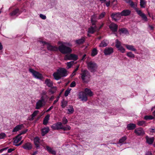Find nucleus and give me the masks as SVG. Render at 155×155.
<instances>
[{"label": "nucleus", "mask_w": 155, "mask_h": 155, "mask_svg": "<svg viewBox=\"0 0 155 155\" xmlns=\"http://www.w3.org/2000/svg\"><path fill=\"white\" fill-rule=\"evenodd\" d=\"M60 44L58 47V50L63 54H68L71 53L72 50L69 47H71L72 45L69 43H66L63 42H58Z\"/></svg>", "instance_id": "f257e3e1"}, {"label": "nucleus", "mask_w": 155, "mask_h": 155, "mask_svg": "<svg viewBox=\"0 0 155 155\" xmlns=\"http://www.w3.org/2000/svg\"><path fill=\"white\" fill-rule=\"evenodd\" d=\"M81 71V73L80 74L81 79L84 83H88L91 77L90 72L87 69L82 70Z\"/></svg>", "instance_id": "f03ea898"}, {"label": "nucleus", "mask_w": 155, "mask_h": 155, "mask_svg": "<svg viewBox=\"0 0 155 155\" xmlns=\"http://www.w3.org/2000/svg\"><path fill=\"white\" fill-rule=\"evenodd\" d=\"M87 68L91 72L94 73L96 71L97 68V65L96 63L92 61L87 63Z\"/></svg>", "instance_id": "7ed1b4c3"}, {"label": "nucleus", "mask_w": 155, "mask_h": 155, "mask_svg": "<svg viewBox=\"0 0 155 155\" xmlns=\"http://www.w3.org/2000/svg\"><path fill=\"white\" fill-rule=\"evenodd\" d=\"M29 71L30 72L32 73L35 78L40 80H42L43 79V77L42 74L39 72L35 71L34 69L32 68L29 69Z\"/></svg>", "instance_id": "20e7f679"}, {"label": "nucleus", "mask_w": 155, "mask_h": 155, "mask_svg": "<svg viewBox=\"0 0 155 155\" xmlns=\"http://www.w3.org/2000/svg\"><path fill=\"white\" fill-rule=\"evenodd\" d=\"M45 102L44 97L42 96L41 97V99L39 100L36 103L35 109H39L40 108L44 106L45 104Z\"/></svg>", "instance_id": "39448f33"}, {"label": "nucleus", "mask_w": 155, "mask_h": 155, "mask_svg": "<svg viewBox=\"0 0 155 155\" xmlns=\"http://www.w3.org/2000/svg\"><path fill=\"white\" fill-rule=\"evenodd\" d=\"M78 59V56L75 54H71L70 55H66L64 57L65 60H74L76 61Z\"/></svg>", "instance_id": "423d86ee"}, {"label": "nucleus", "mask_w": 155, "mask_h": 155, "mask_svg": "<svg viewBox=\"0 0 155 155\" xmlns=\"http://www.w3.org/2000/svg\"><path fill=\"white\" fill-rule=\"evenodd\" d=\"M60 75L62 77H65L67 75V71L64 68H60L57 71Z\"/></svg>", "instance_id": "0eeeda50"}, {"label": "nucleus", "mask_w": 155, "mask_h": 155, "mask_svg": "<svg viewBox=\"0 0 155 155\" xmlns=\"http://www.w3.org/2000/svg\"><path fill=\"white\" fill-rule=\"evenodd\" d=\"M120 14V13L119 12L112 13L111 15V17L112 20L116 21H117L118 20L117 18H120L121 16Z\"/></svg>", "instance_id": "6e6552de"}, {"label": "nucleus", "mask_w": 155, "mask_h": 155, "mask_svg": "<svg viewBox=\"0 0 155 155\" xmlns=\"http://www.w3.org/2000/svg\"><path fill=\"white\" fill-rule=\"evenodd\" d=\"M62 126L61 123L58 122L52 125L51 127L53 130H59L61 129Z\"/></svg>", "instance_id": "1a4fd4ad"}, {"label": "nucleus", "mask_w": 155, "mask_h": 155, "mask_svg": "<svg viewBox=\"0 0 155 155\" xmlns=\"http://www.w3.org/2000/svg\"><path fill=\"white\" fill-rule=\"evenodd\" d=\"M113 52V49L111 47L106 48L104 50V53L105 55H110Z\"/></svg>", "instance_id": "9d476101"}, {"label": "nucleus", "mask_w": 155, "mask_h": 155, "mask_svg": "<svg viewBox=\"0 0 155 155\" xmlns=\"http://www.w3.org/2000/svg\"><path fill=\"white\" fill-rule=\"evenodd\" d=\"M79 98L82 101H86L87 99V97L85 93L84 92H81L79 93Z\"/></svg>", "instance_id": "9b49d317"}, {"label": "nucleus", "mask_w": 155, "mask_h": 155, "mask_svg": "<svg viewBox=\"0 0 155 155\" xmlns=\"http://www.w3.org/2000/svg\"><path fill=\"white\" fill-rule=\"evenodd\" d=\"M110 30L113 32H115L117 31L118 25L112 22L109 26Z\"/></svg>", "instance_id": "f8f14e48"}, {"label": "nucleus", "mask_w": 155, "mask_h": 155, "mask_svg": "<svg viewBox=\"0 0 155 155\" xmlns=\"http://www.w3.org/2000/svg\"><path fill=\"white\" fill-rule=\"evenodd\" d=\"M134 132L138 136L143 135L145 134V132L143 129L141 127L135 129Z\"/></svg>", "instance_id": "ddd939ff"}, {"label": "nucleus", "mask_w": 155, "mask_h": 155, "mask_svg": "<svg viewBox=\"0 0 155 155\" xmlns=\"http://www.w3.org/2000/svg\"><path fill=\"white\" fill-rule=\"evenodd\" d=\"M47 48L48 50L50 51H56L58 50V48L57 47L53 46L49 43L47 45Z\"/></svg>", "instance_id": "4468645a"}, {"label": "nucleus", "mask_w": 155, "mask_h": 155, "mask_svg": "<svg viewBox=\"0 0 155 155\" xmlns=\"http://www.w3.org/2000/svg\"><path fill=\"white\" fill-rule=\"evenodd\" d=\"M131 13V11L129 10H124L120 12V15L121 16H127L129 15Z\"/></svg>", "instance_id": "2eb2a0df"}, {"label": "nucleus", "mask_w": 155, "mask_h": 155, "mask_svg": "<svg viewBox=\"0 0 155 155\" xmlns=\"http://www.w3.org/2000/svg\"><path fill=\"white\" fill-rule=\"evenodd\" d=\"M49 131V129L48 127L42 128L41 129V135L42 136H44Z\"/></svg>", "instance_id": "dca6fc26"}, {"label": "nucleus", "mask_w": 155, "mask_h": 155, "mask_svg": "<svg viewBox=\"0 0 155 155\" xmlns=\"http://www.w3.org/2000/svg\"><path fill=\"white\" fill-rule=\"evenodd\" d=\"M45 83L49 87H52L53 86V83L50 79H47L45 81Z\"/></svg>", "instance_id": "f3484780"}, {"label": "nucleus", "mask_w": 155, "mask_h": 155, "mask_svg": "<svg viewBox=\"0 0 155 155\" xmlns=\"http://www.w3.org/2000/svg\"><path fill=\"white\" fill-rule=\"evenodd\" d=\"M46 149L49 153L53 155H55L56 154V152L49 146H46Z\"/></svg>", "instance_id": "a211bd4d"}, {"label": "nucleus", "mask_w": 155, "mask_h": 155, "mask_svg": "<svg viewBox=\"0 0 155 155\" xmlns=\"http://www.w3.org/2000/svg\"><path fill=\"white\" fill-rule=\"evenodd\" d=\"M85 41V38L82 37L81 39L76 40L75 41L76 44L78 45H81L83 44Z\"/></svg>", "instance_id": "6ab92c4d"}, {"label": "nucleus", "mask_w": 155, "mask_h": 155, "mask_svg": "<svg viewBox=\"0 0 155 155\" xmlns=\"http://www.w3.org/2000/svg\"><path fill=\"white\" fill-rule=\"evenodd\" d=\"M147 143L149 144H152L154 140V138L153 137L151 138H149L147 136L146 137Z\"/></svg>", "instance_id": "aec40b11"}, {"label": "nucleus", "mask_w": 155, "mask_h": 155, "mask_svg": "<svg viewBox=\"0 0 155 155\" xmlns=\"http://www.w3.org/2000/svg\"><path fill=\"white\" fill-rule=\"evenodd\" d=\"M136 127V125L134 124L130 123L127 125V128L128 130H133Z\"/></svg>", "instance_id": "412c9836"}, {"label": "nucleus", "mask_w": 155, "mask_h": 155, "mask_svg": "<svg viewBox=\"0 0 155 155\" xmlns=\"http://www.w3.org/2000/svg\"><path fill=\"white\" fill-rule=\"evenodd\" d=\"M39 139L38 137H35L34 140V144L35 145L37 149L39 148Z\"/></svg>", "instance_id": "4be33fe9"}, {"label": "nucleus", "mask_w": 155, "mask_h": 155, "mask_svg": "<svg viewBox=\"0 0 155 155\" xmlns=\"http://www.w3.org/2000/svg\"><path fill=\"white\" fill-rule=\"evenodd\" d=\"M24 149L27 150H31L32 148V145L29 143L25 144L22 147Z\"/></svg>", "instance_id": "5701e85b"}, {"label": "nucleus", "mask_w": 155, "mask_h": 155, "mask_svg": "<svg viewBox=\"0 0 155 155\" xmlns=\"http://www.w3.org/2000/svg\"><path fill=\"white\" fill-rule=\"evenodd\" d=\"M53 75L54 77V79L56 80H58L61 78V76L60 75L59 73H58L57 71L56 72H54Z\"/></svg>", "instance_id": "b1692460"}, {"label": "nucleus", "mask_w": 155, "mask_h": 155, "mask_svg": "<svg viewBox=\"0 0 155 155\" xmlns=\"http://www.w3.org/2000/svg\"><path fill=\"white\" fill-rule=\"evenodd\" d=\"M107 40L106 39H104L102 41L101 43L99 45V47L103 48L107 46L108 45V44L107 43Z\"/></svg>", "instance_id": "393cba45"}, {"label": "nucleus", "mask_w": 155, "mask_h": 155, "mask_svg": "<svg viewBox=\"0 0 155 155\" xmlns=\"http://www.w3.org/2000/svg\"><path fill=\"white\" fill-rule=\"evenodd\" d=\"M85 93L87 95H88L90 96H92L93 95L92 92L91 90L87 88H86L84 90Z\"/></svg>", "instance_id": "a878e982"}, {"label": "nucleus", "mask_w": 155, "mask_h": 155, "mask_svg": "<svg viewBox=\"0 0 155 155\" xmlns=\"http://www.w3.org/2000/svg\"><path fill=\"white\" fill-rule=\"evenodd\" d=\"M126 2L127 3H129L131 7L135 8V9L137 8V5L135 4L133 2L131 1L130 0H126Z\"/></svg>", "instance_id": "bb28decb"}, {"label": "nucleus", "mask_w": 155, "mask_h": 155, "mask_svg": "<svg viewBox=\"0 0 155 155\" xmlns=\"http://www.w3.org/2000/svg\"><path fill=\"white\" fill-rule=\"evenodd\" d=\"M50 117V115L48 114L45 117L43 121V124L44 125H46L47 124L49 119Z\"/></svg>", "instance_id": "cd10ccee"}, {"label": "nucleus", "mask_w": 155, "mask_h": 155, "mask_svg": "<svg viewBox=\"0 0 155 155\" xmlns=\"http://www.w3.org/2000/svg\"><path fill=\"white\" fill-rule=\"evenodd\" d=\"M23 124L18 125L15 127L13 130L12 132H17L21 130L23 127Z\"/></svg>", "instance_id": "c85d7f7f"}, {"label": "nucleus", "mask_w": 155, "mask_h": 155, "mask_svg": "<svg viewBox=\"0 0 155 155\" xmlns=\"http://www.w3.org/2000/svg\"><path fill=\"white\" fill-rule=\"evenodd\" d=\"M96 17L95 15H93L91 18V21L92 25H95L97 21L96 19Z\"/></svg>", "instance_id": "c756f323"}, {"label": "nucleus", "mask_w": 155, "mask_h": 155, "mask_svg": "<svg viewBox=\"0 0 155 155\" xmlns=\"http://www.w3.org/2000/svg\"><path fill=\"white\" fill-rule=\"evenodd\" d=\"M127 137L124 136L120 139L117 143L120 144V145H122L124 143L125 141L127 139Z\"/></svg>", "instance_id": "7c9ffc66"}, {"label": "nucleus", "mask_w": 155, "mask_h": 155, "mask_svg": "<svg viewBox=\"0 0 155 155\" xmlns=\"http://www.w3.org/2000/svg\"><path fill=\"white\" fill-rule=\"evenodd\" d=\"M22 138V137L18 134L16 137L15 139L14 140L13 143H17L20 141Z\"/></svg>", "instance_id": "2f4dec72"}, {"label": "nucleus", "mask_w": 155, "mask_h": 155, "mask_svg": "<svg viewBox=\"0 0 155 155\" xmlns=\"http://www.w3.org/2000/svg\"><path fill=\"white\" fill-rule=\"evenodd\" d=\"M126 48L128 50L134 51H136V49L134 48V46L131 45H125Z\"/></svg>", "instance_id": "473e14b6"}, {"label": "nucleus", "mask_w": 155, "mask_h": 155, "mask_svg": "<svg viewBox=\"0 0 155 155\" xmlns=\"http://www.w3.org/2000/svg\"><path fill=\"white\" fill-rule=\"evenodd\" d=\"M69 108L70 109H68V114H69L73 113L74 112V110L73 106L72 105H70L69 106Z\"/></svg>", "instance_id": "72a5a7b5"}, {"label": "nucleus", "mask_w": 155, "mask_h": 155, "mask_svg": "<svg viewBox=\"0 0 155 155\" xmlns=\"http://www.w3.org/2000/svg\"><path fill=\"white\" fill-rule=\"evenodd\" d=\"M97 54V51L96 48H94L92 50L91 53V55L92 56H94Z\"/></svg>", "instance_id": "f704fd0d"}, {"label": "nucleus", "mask_w": 155, "mask_h": 155, "mask_svg": "<svg viewBox=\"0 0 155 155\" xmlns=\"http://www.w3.org/2000/svg\"><path fill=\"white\" fill-rule=\"evenodd\" d=\"M119 30L122 33L127 34L129 33L127 29L125 28H121Z\"/></svg>", "instance_id": "c9c22d12"}, {"label": "nucleus", "mask_w": 155, "mask_h": 155, "mask_svg": "<svg viewBox=\"0 0 155 155\" xmlns=\"http://www.w3.org/2000/svg\"><path fill=\"white\" fill-rule=\"evenodd\" d=\"M49 91V92L51 93V94H53L56 91V87H51Z\"/></svg>", "instance_id": "e433bc0d"}, {"label": "nucleus", "mask_w": 155, "mask_h": 155, "mask_svg": "<svg viewBox=\"0 0 155 155\" xmlns=\"http://www.w3.org/2000/svg\"><path fill=\"white\" fill-rule=\"evenodd\" d=\"M144 119L146 120H153L154 119V117L151 115H146L144 117Z\"/></svg>", "instance_id": "4c0bfd02"}, {"label": "nucleus", "mask_w": 155, "mask_h": 155, "mask_svg": "<svg viewBox=\"0 0 155 155\" xmlns=\"http://www.w3.org/2000/svg\"><path fill=\"white\" fill-rule=\"evenodd\" d=\"M121 46V43L118 39H116L115 41V46L117 48H119Z\"/></svg>", "instance_id": "58836bf2"}, {"label": "nucleus", "mask_w": 155, "mask_h": 155, "mask_svg": "<svg viewBox=\"0 0 155 155\" xmlns=\"http://www.w3.org/2000/svg\"><path fill=\"white\" fill-rule=\"evenodd\" d=\"M74 62L73 61H71L68 62L67 63V69H68L70 68L71 66L74 64Z\"/></svg>", "instance_id": "ea45409f"}, {"label": "nucleus", "mask_w": 155, "mask_h": 155, "mask_svg": "<svg viewBox=\"0 0 155 155\" xmlns=\"http://www.w3.org/2000/svg\"><path fill=\"white\" fill-rule=\"evenodd\" d=\"M145 4L146 2L145 0H140V5L141 7L144 8L145 7Z\"/></svg>", "instance_id": "a19ab883"}, {"label": "nucleus", "mask_w": 155, "mask_h": 155, "mask_svg": "<svg viewBox=\"0 0 155 155\" xmlns=\"http://www.w3.org/2000/svg\"><path fill=\"white\" fill-rule=\"evenodd\" d=\"M19 11V9L17 8L13 11V12L10 14L11 16H15L18 13Z\"/></svg>", "instance_id": "79ce46f5"}, {"label": "nucleus", "mask_w": 155, "mask_h": 155, "mask_svg": "<svg viewBox=\"0 0 155 155\" xmlns=\"http://www.w3.org/2000/svg\"><path fill=\"white\" fill-rule=\"evenodd\" d=\"M95 31L94 29L93 26H91L88 28V32L91 33L93 34Z\"/></svg>", "instance_id": "37998d69"}, {"label": "nucleus", "mask_w": 155, "mask_h": 155, "mask_svg": "<svg viewBox=\"0 0 155 155\" xmlns=\"http://www.w3.org/2000/svg\"><path fill=\"white\" fill-rule=\"evenodd\" d=\"M127 56L131 58H134L135 57L134 55L131 52H128L127 54Z\"/></svg>", "instance_id": "c03bdc74"}, {"label": "nucleus", "mask_w": 155, "mask_h": 155, "mask_svg": "<svg viewBox=\"0 0 155 155\" xmlns=\"http://www.w3.org/2000/svg\"><path fill=\"white\" fill-rule=\"evenodd\" d=\"M39 112L38 110L35 111L33 113L31 114V120H33L34 119V117Z\"/></svg>", "instance_id": "a18cd8bd"}, {"label": "nucleus", "mask_w": 155, "mask_h": 155, "mask_svg": "<svg viewBox=\"0 0 155 155\" xmlns=\"http://www.w3.org/2000/svg\"><path fill=\"white\" fill-rule=\"evenodd\" d=\"M145 121L143 120H141L138 121L137 124L139 126H142L145 124Z\"/></svg>", "instance_id": "49530a36"}, {"label": "nucleus", "mask_w": 155, "mask_h": 155, "mask_svg": "<svg viewBox=\"0 0 155 155\" xmlns=\"http://www.w3.org/2000/svg\"><path fill=\"white\" fill-rule=\"evenodd\" d=\"M71 90V89L70 88H68L64 92V96L65 97H67L68 95Z\"/></svg>", "instance_id": "de8ad7c7"}, {"label": "nucleus", "mask_w": 155, "mask_h": 155, "mask_svg": "<svg viewBox=\"0 0 155 155\" xmlns=\"http://www.w3.org/2000/svg\"><path fill=\"white\" fill-rule=\"evenodd\" d=\"M61 129H63L64 130H69L71 129V127L68 125H66L65 127H63V126L61 127Z\"/></svg>", "instance_id": "09e8293b"}, {"label": "nucleus", "mask_w": 155, "mask_h": 155, "mask_svg": "<svg viewBox=\"0 0 155 155\" xmlns=\"http://www.w3.org/2000/svg\"><path fill=\"white\" fill-rule=\"evenodd\" d=\"M67 102L66 101H61V106L63 108H64L67 105Z\"/></svg>", "instance_id": "8fccbe9b"}, {"label": "nucleus", "mask_w": 155, "mask_h": 155, "mask_svg": "<svg viewBox=\"0 0 155 155\" xmlns=\"http://www.w3.org/2000/svg\"><path fill=\"white\" fill-rule=\"evenodd\" d=\"M140 16L142 18V19L145 21H147V17L146 16V15L143 13Z\"/></svg>", "instance_id": "3c124183"}, {"label": "nucleus", "mask_w": 155, "mask_h": 155, "mask_svg": "<svg viewBox=\"0 0 155 155\" xmlns=\"http://www.w3.org/2000/svg\"><path fill=\"white\" fill-rule=\"evenodd\" d=\"M117 49L118 50L120 51L122 53H124L125 51V49L122 46H121L119 48Z\"/></svg>", "instance_id": "603ef678"}, {"label": "nucleus", "mask_w": 155, "mask_h": 155, "mask_svg": "<svg viewBox=\"0 0 155 155\" xmlns=\"http://www.w3.org/2000/svg\"><path fill=\"white\" fill-rule=\"evenodd\" d=\"M105 12H103L101 13L99 15V18L101 19L103 18L105 15Z\"/></svg>", "instance_id": "864d4df0"}, {"label": "nucleus", "mask_w": 155, "mask_h": 155, "mask_svg": "<svg viewBox=\"0 0 155 155\" xmlns=\"http://www.w3.org/2000/svg\"><path fill=\"white\" fill-rule=\"evenodd\" d=\"M136 11L137 12V14L140 15V16L141 15H142V14H143V13L140 10H139L137 8H136L135 9Z\"/></svg>", "instance_id": "5fc2aeb1"}, {"label": "nucleus", "mask_w": 155, "mask_h": 155, "mask_svg": "<svg viewBox=\"0 0 155 155\" xmlns=\"http://www.w3.org/2000/svg\"><path fill=\"white\" fill-rule=\"evenodd\" d=\"M6 136V134L4 133L0 134V139H4Z\"/></svg>", "instance_id": "6e6d98bb"}, {"label": "nucleus", "mask_w": 155, "mask_h": 155, "mask_svg": "<svg viewBox=\"0 0 155 155\" xmlns=\"http://www.w3.org/2000/svg\"><path fill=\"white\" fill-rule=\"evenodd\" d=\"M68 120L65 117H64L62 119V122L63 124H65L68 122Z\"/></svg>", "instance_id": "4d7b16f0"}, {"label": "nucleus", "mask_w": 155, "mask_h": 155, "mask_svg": "<svg viewBox=\"0 0 155 155\" xmlns=\"http://www.w3.org/2000/svg\"><path fill=\"white\" fill-rule=\"evenodd\" d=\"M79 65H78L76 68L75 69V70L73 72L72 74V75H73V76H74L75 74V73L77 71L78 69V68H79Z\"/></svg>", "instance_id": "13d9d810"}, {"label": "nucleus", "mask_w": 155, "mask_h": 155, "mask_svg": "<svg viewBox=\"0 0 155 155\" xmlns=\"http://www.w3.org/2000/svg\"><path fill=\"white\" fill-rule=\"evenodd\" d=\"M39 16L40 17L43 19L45 20L46 18V16L43 14H40Z\"/></svg>", "instance_id": "bf43d9fd"}, {"label": "nucleus", "mask_w": 155, "mask_h": 155, "mask_svg": "<svg viewBox=\"0 0 155 155\" xmlns=\"http://www.w3.org/2000/svg\"><path fill=\"white\" fill-rule=\"evenodd\" d=\"M28 130L27 129H25L24 130L22 131L18 135L21 136V135L25 134L28 131Z\"/></svg>", "instance_id": "052dcab7"}, {"label": "nucleus", "mask_w": 155, "mask_h": 155, "mask_svg": "<svg viewBox=\"0 0 155 155\" xmlns=\"http://www.w3.org/2000/svg\"><path fill=\"white\" fill-rule=\"evenodd\" d=\"M76 85V83L74 81H73L70 84V86L71 87H74Z\"/></svg>", "instance_id": "680f3d73"}, {"label": "nucleus", "mask_w": 155, "mask_h": 155, "mask_svg": "<svg viewBox=\"0 0 155 155\" xmlns=\"http://www.w3.org/2000/svg\"><path fill=\"white\" fill-rule=\"evenodd\" d=\"M15 149L13 148H10L8 150V153H11L12 151H14Z\"/></svg>", "instance_id": "e2e57ef3"}, {"label": "nucleus", "mask_w": 155, "mask_h": 155, "mask_svg": "<svg viewBox=\"0 0 155 155\" xmlns=\"http://www.w3.org/2000/svg\"><path fill=\"white\" fill-rule=\"evenodd\" d=\"M40 42L41 43H42L43 44V45H48V43L46 42L42 41H40Z\"/></svg>", "instance_id": "0e129e2a"}, {"label": "nucleus", "mask_w": 155, "mask_h": 155, "mask_svg": "<svg viewBox=\"0 0 155 155\" xmlns=\"http://www.w3.org/2000/svg\"><path fill=\"white\" fill-rule=\"evenodd\" d=\"M145 155H153V154L151 151H148L146 153Z\"/></svg>", "instance_id": "69168bd1"}, {"label": "nucleus", "mask_w": 155, "mask_h": 155, "mask_svg": "<svg viewBox=\"0 0 155 155\" xmlns=\"http://www.w3.org/2000/svg\"><path fill=\"white\" fill-rule=\"evenodd\" d=\"M59 96H58L57 97L56 99L54 101V102L53 103L54 104H55L56 102H57L59 100Z\"/></svg>", "instance_id": "338daca9"}, {"label": "nucleus", "mask_w": 155, "mask_h": 155, "mask_svg": "<svg viewBox=\"0 0 155 155\" xmlns=\"http://www.w3.org/2000/svg\"><path fill=\"white\" fill-rule=\"evenodd\" d=\"M106 5L107 7H108L110 6V1L107 2L106 3Z\"/></svg>", "instance_id": "774afa93"}]
</instances>
